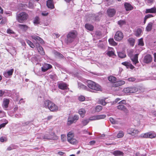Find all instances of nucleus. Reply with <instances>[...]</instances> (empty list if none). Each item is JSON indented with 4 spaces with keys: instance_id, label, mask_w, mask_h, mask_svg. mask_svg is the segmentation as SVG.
<instances>
[{
    "instance_id": "a878e982",
    "label": "nucleus",
    "mask_w": 156,
    "mask_h": 156,
    "mask_svg": "<svg viewBox=\"0 0 156 156\" xmlns=\"http://www.w3.org/2000/svg\"><path fill=\"white\" fill-rule=\"evenodd\" d=\"M125 83V81L122 80H120L116 81L115 83V86L116 87H119L124 85Z\"/></svg>"
},
{
    "instance_id": "6e6d98bb",
    "label": "nucleus",
    "mask_w": 156,
    "mask_h": 156,
    "mask_svg": "<svg viewBox=\"0 0 156 156\" xmlns=\"http://www.w3.org/2000/svg\"><path fill=\"white\" fill-rule=\"evenodd\" d=\"M89 120H98L97 115L94 116L90 117Z\"/></svg>"
},
{
    "instance_id": "052dcab7",
    "label": "nucleus",
    "mask_w": 156,
    "mask_h": 156,
    "mask_svg": "<svg viewBox=\"0 0 156 156\" xmlns=\"http://www.w3.org/2000/svg\"><path fill=\"white\" fill-rule=\"evenodd\" d=\"M129 81L130 82H133L135 80V79L134 77H131L128 79Z\"/></svg>"
},
{
    "instance_id": "79ce46f5",
    "label": "nucleus",
    "mask_w": 156,
    "mask_h": 156,
    "mask_svg": "<svg viewBox=\"0 0 156 156\" xmlns=\"http://www.w3.org/2000/svg\"><path fill=\"white\" fill-rule=\"evenodd\" d=\"M141 33V30L140 29H138L136 30V33H135V35L137 37H138L140 36Z\"/></svg>"
},
{
    "instance_id": "37998d69",
    "label": "nucleus",
    "mask_w": 156,
    "mask_h": 156,
    "mask_svg": "<svg viewBox=\"0 0 156 156\" xmlns=\"http://www.w3.org/2000/svg\"><path fill=\"white\" fill-rule=\"evenodd\" d=\"M106 54L108 56L110 57H111L112 56L114 55V52L112 50L110 51H107Z\"/></svg>"
},
{
    "instance_id": "0eeeda50",
    "label": "nucleus",
    "mask_w": 156,
    "mask_h": 156,
    "mask_svg": "<svg viewBox=\"0 0 156 156\" xmlns=\"http://www.w3.org/2000/svg\"><path fill=\"white\" fill-rule=\"evenodd\" d=\"M140 132L137 129L133 128H129L127 130V133L131 136L136 137Z\"/></svg>"
},
{
    "instance_id": "c85d7f7f",
    "label": "nucleus",
    "mask_w": 156,
    "mask_h": 156,
    "mask_svg": "<svg viewBox=\"0 0 156 156\" xmlns=\"http://www.w3.org/2000/svg\"><path fill=\"white\" fill-rule=\"evenodd\" d=\"M113 154L115 156H123V153L119 151H115L113 152Z\"/></svg>"
},
{
    "instance_id": "412c9836",
    "label": "nucleus",
    "mask_w": 156,
    "mask_h": 156,
    "mask_svg": "<svg viewBox=\"0 0 156 156\" xmlns=\"http://www.w3.org/2000/svg\"><path fill=\"white\" fill-rule=\"evenodd\" d=\"M9 102V99L5 98L4 99L3 106L4 108H7Z\"/></svg>"
},
{
    "instance_id": "a19ab883",
    "label": "nucleus",
    "mask_w": 156,
    "mask_h": 156,
    "mask_svg": "<svg viewBox=\"0 0 156 156\" xmlns=\"http://www.w3.org/2000/svg\"><path fill=\"white\" fill-rule=\"evenodd\" d=\"M102 109V107L100 105H98L95 108V111L96 112H99L101 111Z\"/></svg>"
},
{
    "instance_id": "6ab92c4d",
    "label": "nucleus",
    "mask_w": 156,
    "mask_h": 156,
    "mask_svg": "<svg viewBox=\"0 0 156 156\" xmlns=\"http://www.w3.org/2000/svg\"><path fill=\"white\" fill-rule=\"evenodd\" d=\"M42 138L44 140H52L53 139V138L51 134L48 135L47 134H45L42 137H37V138L41 139Z\"/></svg>"
},
{
    "instance_id": "7c9ffc66",
    "label": "nucleus",
    "mask_w": 156,
    "mask_h": 156,
    "mask_svg": "<svg viewBox=\"0 0 156 156\" xmlns=\"http://www.w3.org/2000/svg\"><path fill=\"white\" fill-rule=\"evenodd\" d=\"M153 25V23L151 22H149L147 24V25L146 27V30L147 31H151L152 27Z\"/></svg>"
},
{
    "instance_id": "bb28decb",
    "label": "nucleus",
    "mask_w": 156,
    "mask_h": 156,
    "mask_svg": "<svg viewBox=\"0 0 156 156\" xmlns=\"http://www.w3.org/2000/svg\"><path fill=\"white\" fill-rule=\"evenodd\" d=\"M5 96H9L10 95V93H9L8 91H2L1 90H0V96L2 97L3 95Z\"/></svg>"
},
{
    "instance_id": "3c124183",
    "label": "nucleus",
    "mask_w": 156,
    "mask_h": 156,
    "mask_svg": "<svg viewBox=\"0 0 156 156\" xmlns=\"http://www.w3.org/2000/svg\"><path fill=\"white\" fill-rule=\"evenodd\" d=\"M7 140V138L6 137L2 136L0 138V141L2 142H6Z\"/></svg>"
},
{
    "instance_id": "13d9d810",
    "label": "nucleus",
    "mask_w": 156,
    "mask_h": 156,
    "mask_svg": "<svg viewBox=\"0 0 156 156\" xmlns=\"http://www.w3.org/2000/svg\"><path fill=\"white\" fill-rule=\"evenodd\" d=\"M7 33L9 34H14V32L12 30L9 29L7 30Z\"/></svg>"
},
{
    "instance_id": "20e7f679",
    "label": "nucleus",
    "mask_w": 156,
    "mask_h": 156,
    "mask_svg": "<svg viewBox=\"0 0 156 156\" xmlns=\"http://www.w3.org/2000/svg\"><path fill=\"white\" fill-rule=\"evenodd\" d=\"M28 17V15L25 12H22L17 15L16 19L19 22L23 23Z\"/></svg>"
},
{
    "instance_id": "ddd939ff",
    "label": "nucleus",
    "mask_w": 156,
    "mask_h": 156,
    "mask_svg": "<svg viewBox=\"0 0 156 156\" xmlns=\"http://www.w3.org/2000/svg\"><path fill=\"white\" fill-rule=\"evenodd\" d=\"M14 69H12L5 72L3 73V75L5 77L9 78L12 75Z\"/></svg>"
},
{
    "instance_id": "2eb2a0df",
    "label": "nucleus",
    "mask_w": 156,
    "mask_h": 156,
    "mask_svg": "<svg viewBox=\"0 0 156 156\" xmlns=\"http://www.w3.org/2000/svg\"><path fill=\"white\" fill-rule=\"evenodd\" d=\"M115 10L113 9H109L107 10L108 15L110 17L113 16L115 14Z\"/></svg>"
},
{
    "instance_id": "1a4fd4ad",
    "label": "nucleus",
    "mask_w": 156,
    "mask_h": 156,
    "mask_svg": "<svg viewBox=\"0 0 156 156\" xmlns=\"http://www.w3.org/2000/svg\"><path fill=\"white\" fill-rule=\"evenodd\" d=\"M123 37V33L120 31H117L114 36L115 39L116 41H119L122 39Z\"/></svg>"
},
{
    "instance_id": "c9c22d12",
    "label": "nucleus",
    "mask_w": 156,
    "mask_h": 156,
    "mask_svg": "<svg viewBox=\"0 0 156 156\" xmlns=\"http://www.w3.org/2000/svg\"><path fill=\"white\" fill-rule=\"evenodd\" d=\"M129 43L132 46H133L135 43V39L133 38H129L128 40Z\"/></svg>"
},
{
    "instance_id": "4468645a",
    "label": "nucleus",
    "mask_w": 156,
    "mask_h": 156,
    "mask_svg": "<svg viewBox=\"0 0 156 156\" xmlns=\"http://www.w3.org/2000/svg\"><path fill=\"white\" fill-rule=\"evenodd\" d=\"M52 102V101L48 100H45L42 104V106L48 109Z\"/></svg>"
},
{
    "instance_id": "a18cd8bd",
    "label": "nucleus",
    "mask_w": 156,
    "mask_h": 156,
    "mask_svg": "<svg viewBox=\"0 0 156 156\" xmlns=\"http://www.w3.org/2000/svg\"><path fill=\"white\" fill-rule=\"evenodd\" d=\"M138 45L140 46H143L144 45V41L142 38L138 40Z\"/></svg>"
},
{
    "instance_id": "a211bd4d",
    "label": "nucleus",
    "mask_w": 156,
    "mask_h": 156,
    "mask_svg": "<svg viewBox=\"0 0 156 156\" xmlns=\"http://www.w3.org/2000/svg\"><path fill=\"white\" fill-rule=\"evenodd\" d=\"M31 37L36 41H38L41 43H43L44 41L40 37L36 35H32Z\"/></svg>"
},
{
    "instance_id": "5fc2aeb1",
    "label": "nucleus",
    "mask_w": 156,
    "mask_h": 156,
    "mask_svg": "<svg viewBox=\"0 0 156 156\" xmlns=\"http://www.w3.org/2000/svg\"><path fill=\"white\" fill-rule=\"evenodd\" d=\"M109 120L110 122L112 124H115L116 123V122L115 120L113 118L110 117L109 118Z\"/></svg>"
},
{
    "instance_id": "f704fd0d",
    "label": "nucleus",
    "mask_w": 156,
    "mask_h": 156,
    "mask_svg": "<svg viewBox=\"0 0 156 156\" xmlns=\"http://www.w3.org/2000/svg\"><path fill=\"white\" fill-rule=\"evenodd\" d=\"M89 119H84L82 120L80 125L82 126H84L88 124L89 123Z\"/></svg>"
},
{
    "instance_id": "ea45409f",
    "label": "nucleus",
    "mask_w": 156,
    "mask_h": 156,
    "mask_svg": "<svg viewBox=\"0 0 156 156\" xmlns=\"http://www.w3.org/2000/svg\"><path fill=\"white\" fill-rule=\"evenodd\" d=\"M153 16H154L152 15L151 14H148L145 16L144 17V24H145L146 23V20L147 19L153 17Z\"/></svg>"
},
{
    "instance_id": "603ef678",
    "label": "nucleus",
    "mask_w": 156,
    "mask_h": 156,
    "mask_svg": "<svg viewBox=\"0 0 156 156\" xmlns=\"http://www.w3.org/2000/svg\"><path fill=\"white\" fill-rule=\"evenodd\" d=\"M126 22L125 21L122 20H120L118 22V24L120 26H121L125 24Z\"/></svg>"
},
{
    "instance_id": "39448f33",
    "label": "nucleus",
    "mask_w": 156,
    "mask_h": 156,
    "mask_svg": "<svg viewBox=\"0 0 156 156\" xmlns=\"http://www.w3.org/2000/svg\"><path fill=\"white\" fill-rule=\"evenodd\" d=\"M156 136L155 133L154 132H150L144 133H142L140 135V137L143 138H153Z\"/></svg>"
},
{
    "instance_id": "69168bd1",
    "label": "nucleus",
    "mask_w": 156,
    "mask_h": 156,
    "mask_svg": "<svg viewBox=\"0 0 156 156\" xmlns=\"http://www.w3.org/2000/svg\"><path fill=\"white\" fill-rule=\"evenodd\" d=\"M119 104H126V101L125 100H122L119 102Z\"/></svg>"
},
{
    "instance_id": "8fccbe9b",
    "label": "nucleus",
    "mask_w": 156,
    "mask_h": 156,
    "mask_svg": "<svg viewBox=\"0 0 156 156\" xmlns=\"http://www.w3.org/2000/svg\"><path fill=\"white\" fill-rule=\"evenodd\" d=\"M99 103L101 105L105 106L106 104V103L105 101V99H101L99 100Z\"/></svg>"
},
{
    "instance_id": "9b49d317",
    "label": "nucleus",
    "mask_w": 156,
    "mask_h": 156,
    "mask_svg": "<svg viewBox=\"0 0 156 156\" xmlns=\"http://www.w3.org/2000/svg\"><path fill=\"white\" fill-rule=\"evenodd\" d=\"M152 59V58L151 55L147 54L144 56L143 59V62L144 63L148 64L151 62Z\"/></svg>"
},
{
    "instance_id": "cd10ccee",
    "label": "nucleus",
    "mask_w": 156,
    "mask_h": 156,
    "mask_svg": "<svg viewBox=\"0 0 156 156\" xmlns=\"http://www.w3.org/2000/svg\"><path fill=\"white\" fill-rule=\"evenodd\" d=\"M58 88L61 89L65 90L66 89L67 87V84L64 83H61L58 84Z\"/></svg>"
},
{
    "instance_id": "49530a36",
    "label": "nucleus",
    "mask_w": 156,
    "mask_h": 156,
    "mask_svg": "<svg viewBox=\"0 0 156 156\" xmlns=\"http://www.w3.org/2000/svg\"><path fill=\"white\" fill-rule=\"evenodd\" d=\"M98 120L101 119H104L106 117V116L105 115H97Z\"/></svg>"
},
{
    "instance_id": "338daca9",
    "label": "nucleus",
    "mask_w": 156,
    "mask_h": 156,
    "mask_svg": "<svg viewBox=\"0 0 156 156\" xmlns=\"http://www.w3.org/2000/svg\"><path fill=\"white\" fill-rule=\"evenodd\" d=\"M53 116L52 115H49L46 118L48 120H49L50 119H51L52 118Z\"/></svg>"
},
{
    "instance_id": "dca6fc26",
    "label": "nucleus",
    "mask_w": 156,
    "mask_h": 156,
    "mask_svg": "<svg viewBox=\"0 0 156 156\" xmlns=\"http://www.w3.org/2000/svg\"><path fill=\"white\" fill-rule=\"evenodd\" d=\"M52 67V66L50 64H45L42 67L41 69L43 72H45L48 69L51 68Z\"/></svg>"
},
{
    "instance_id": "473e14b6",
    "label": "nucleus",
    "mask_w": 156,
    "mask_h": 156,
    "mask_svg": "<svg viewBox=\"0 0 156 156\" xmlns=\"http://www.w3.org/2000/svg\"><path fill=\"white\" fill-rule=\"evenodd\" d=\"M18 27L20 29L25 31L28 28V27L25 25L19 24Z\"/></svg>"
},
{
    "instance_id": "72a5a7b5",
    "label": "nucleus",
    "mask_w": 156,
    "mask_h": 156,
    "mask_svg": "<svg viewBox=\"0 0 156 156\" xmlns=\"http://www.w3.org/2000/svg\"><path fill=\"white\" fill-rule=\"evenodd\" d=\"M40 22V19L38 17L36 16L34 18L33 23L35 25L39 24Z\"/></svg>"
},
{
    "instance_id": "f257e3e1",
    "label": "nucleus",
    "mask_w": 156,
    "mask_h": 156,
    "mask_svg": "<svg viewBox=\"0 0 156 156\" xmlns=\"http://www.w3.org/2000/svg\"><path fill=\"white\" fill-rule=\"evenodd\" d=\"M77 34V32L76 30L71 31L67 34L65 42L67 44L72 43L74 41Z\"/></svg>"
},
{
    "instance_id": "9d476101",
    "label": "nucleus",
    "mask_w": 156,
    "mask_h": 156,
    "mask_svg": "<svg viewBox=\"0 0 156 156\" xmlns=\"http://www.w3.org/2000/svg\"><path fill=\"white\" fill-rule=\"evenodd\" d=\"M78 116L76 115L73 117H69L68 119L67 124L70 125L78 120Z\"/></svg>"
},
{
    "instance_id": "393cba45",
    "label": "nucleus",
    "mask_w": 156,
    "mask_h": 156,
    "mask_svg": "<svg viewBox=\"0 0 156 156\" xmlns=\"http://www.w3.org/2000/svg\"><path fill=\"white\" fill-rule=\"evenodd\" d=\"M108 80L112 83H115L116 80V78L112 76H110L108 77Z\"/></svg>"
},
{
    "instance_id": "b1692460",
    "label": "nucleus",
    "mask_w": 156,
    "mask_h": 156,
    "mask_svg": "<svg viewBox=\"0 0 156 156\" xmlns=\"http://www.w3.org/2000/svg\"><path fill=\"white\" fill-rule=\"evenodd\" d=\"M124 6L126 11L131 10L133 9V6L130 4L128 3H125Z\"/></svg>"
},
{
    "instance_id": "58836bf2",
    "label": "nucleus",
    "mask_w": 156,
    "mask_h": 156,
    "mask_svg": "<svg viewBox=\"0 0 156 156\" xmlns=\"http://www.w3.org/2000/svg\"><path fill=\"white\" fill-rule=\"evenodd\" d=\"M124 135V133L123 131H119L117 135L118 138H120L123 137Z\"/></svg>"
},
{
    "instance_id": "0e129e2a",
    "label": "nucleus",
    "mask_w": 156,
    "mask_h": 156,
    "mask_svg": "<svg viewBox=\"0 0 156 156\" xmlns=\"http://www.w3.org/2000/svg\"><path fill=\"white\" fill-rule=\"evenodd\" d=\"M56 55L60 58H62L63 57V55L60 53L57 52H56Z\"/></svg>"
},
{
    "instance_id": "5701e85b",
    "label": "nucleus",
    "mask_w": 156,
    "mask_h": 156,
    "mask_svg": "<svg viewBox=\"0 0 156 156\" xmlns=\"http://www.w3.org/2000/svg\"><path fill=\"white\" fill-rule=\"evenodd\" d=\"M118 109L123 110L126 113H127L128 112L127 109L122 105H120L117 106Z\"/></svg>"
},
{
    "instance_id": "4c0bfd02",
    "label": "nucleus",
    "mask_w": 156,
    "mask_h": 156,
    "mask_svg": "<svg viewBox=\"0 0 156 156\" xmlns=\"http://www.w3.org/2000/svg\"><path fill=\"white\" fill-rule=\"evenodd\" d=\"M38 52L41 55H44V52L43 50V48L41 46H39L37 48Z\"/></svg>"
},
{
    "instance_id": "2f4dec72",
    "label": "nucleus",
    "mask_w": 156,
    "mask_h": 156,
    "mask_svg": "<svg viewBox=\"0 0 156 156\" xmlns=\"http://www.w3.org/2000/svg\"><path fill=\"white\" fill-rule=\"evenodd\" d=\"M78 113L82 117L84 116V114L86 113V111L83 108H81L78 111Z\"/></svg>"
},
{
    "instance_id": "09e8293b",
    "label": "nucleus",
    "mask_w": 156,
    "mask_h": 156,
    "mask_svg": "<svg viewBox=\"0 0 156 156\" xmlns=\"http://www.w3.org/2000/svg\"><path fill=\"white\" fill-rule=\"evenodd\" d=\"M26 41L27 43L31 48H34V45L31 41L28 40H27Z\"/></svg>"
},
{
    "instance_id": "774afa93",
    "label": "nucleus",
    "mask_w": 156,
    "mask_h": 156,
    "mask_svg": "<svg viewBox=\"0 0 156 156\" xmlns=\"http://www.w3.org/2000/svg\"><path fill=\"white\" fill-rule=\"evenodd\" d=\"M95 143V140H92L89 142V143L90 145H92L94 144Z\"/></svg>"
},
{
    "instance_id": "864d4df0",
    "label": "nucleus",
    "mask_w": 156,
    "mask_h": 156,
    "mask_svg": "<svg viewBox=\"0 0 156 156\" xmlns=\"http://www.w3.org/2000/svg\"><path fill=\"white\" fill-rule=\"evenodd\" d=\"M78 100L81 101H83L85 100V98L83 96H80L78 98Z\"/></svg>"
},
{
    "instance_id": "4be33fe9",
    "label": "nucleus",
    "mask_w": 156,
    "mask_h": 156,
    "mask_svg": "<svg viewBox=\"0 0 156 156\" xmlns=\"http://www.w3.org/2000/svg\"><path fill=\"white\" fill-rule=\"evenodd\" d=\"M47 7L51 9H53L54 7L53 1L51 0H48L47 2Z\"/></svg>"
},
{
    "instance_id": "f03ea898",
    "label": "nucleus",
    "mask_w": 156,
    "mask_h": 156,
    "mask_svg": "<svg viewBox=\"0 0 156 156\" xmlns=\"http://www.w3.org/2000/svg\"><path fill=\"white\" fill-rule=\"evenodd\" d=\"M74 134L72 131L69 132L67 134V140L69 143L75 144L77 143V140L74 138Z\"/></svg>"
},
{
    "instance_id": "e2e57ef3",
    "label": "nucleus",
    "mask_w": 156,
    "mask_h": 156,
    "mask_svg": "<svg viewBox=\"0 0 156 156\" xmlns=\"http://www.w3.org/2000/svg\"><path fill=\"white\" fill-rule=\"evenodd\" d=\"M6 22V20L5 19H3L0 22V24H5Z\"/></svg>"
},
{
    "instance_id": "4d7b16f0",
    "label": "nucleus",
    "mask_w": 156,
    "mask_h": 156,
    "mask_svg": "<svg viewBox=\"0 0 156 156\" xmlns=\"http://www.w3.org/2000/svg\"><path fill=\"white\" fill-rule=\"evenodd\" d=\"M8 123V122L7 121L6 122L4 123H2L0 125V129L4 127Z\"/></svg>"
},
{
    "instance_id": "f3484780",
    "label": "nucleus",
    "mask_w": 156,
    "mask_h": 156,
    "mask_svg": "<svg viewBox=\"0 0 156 156\" xmlns=\"http://www.w3.org/2000/svg\"><path fill=\"white\" fill-rule=\"evenodd\" d=\"M78 87L80 89H83L89 91L90 89L81 83L78 82Z\"/></svg>"
},
{
    "instance_id": "aec40b11",
    "label": "nucleus",
    "mask_w": 156,
    "mask_h": 156,
    "mask_svg": "<svg viewBox=\"0 0 156 156\" xmlns=\"http://www.w3.org/2000/svg\"><path fill=\"white\" fill-rule=\"evenodd\" d=\"M145 12L146 13H156V8L154 7L150 9H146Z\"/></svg>"
},
{
    "instance_id": "c03bdc74",
    "label": "nucleus",
    "mask_w": 156,
    "mask_h": 156,
    "mask_svg": "<svg viewBox=\"0 0 156 156\" xmlns=\"http://www.w3.org/2000/svg\"><path fill=\"white\" fill-rule=\"evenodd\" d=\"M118 55L120 58H123L126 56V55L124 53L122 52H118Z\"/></svg>"
},
{
    "instance_id": "680f3d73",
    "label": "nucleus",
    "mask_w": 156,
    "mask_h": 156,
    "mask_svg": "<svg viewBox=\"0 0 156 156\" xmlns=\"http://www.w3.org/2000/svg\"><path fill=\"white\" fill-rule=\"evenodd\" d=\"M129 63L128 62H122V64L123 65L126 66V68H127Z\"/></svg>"
},
{
    "instance_id": "f8f14e48",
    "label": "nucleus",
    "mask_w": 156,
    "mask_h": 156,
    "mask_svg": "<svg viewBox=\"0 0 156 156\" xmlns=\"http://www.w3.org/2000/svg\"><path fill=\"white\" fill-rule=\"evenodd\" d=\"M48 109L51 112H55L58 110V107L55 104L52 102Z\"/></svg>"
},
{
    "instance_id": "423d86ee",
    "label": "nucleus",
    "mask_w": 156,
    "mask_h": 156,
    "mask_svg": "<svg viewBox=\"0 0 156 156\" xmlns=\"http://www.w3.org/2000/svg\"><path fill=\"white\" fill-rule=\"evenodd\" d=\"M138 91V88L135 87H130L125 88L123 90V92L125 94L134 93Z\"/></svg>"
},
{
    "instance_id": "de8ad7c7",
    "label": "nucleus",
    "mask_w": 156,
    "mask_h": 156,
    "mask_svg": "<svg viewBox=\"0 0 156 156\" xmlns=\"http://www.w3.org/2000/svg\"><path fill=\"white\" fill-rule=\"evenodd\" d=\"M66 135L63 134L61 135V139L62 142H65L66 140Z\"/></svg>"
},
{
    "instance_id": "bf43d9fd",
    "label": "nucleus",
    "mask_w": 156,
    "mask_h": 156,
    "mask_svg": "<svg viewBox=\"0 0 156 156\" xmlns=\"http://www.w3.org/2000/svg\"><path fill=\"white\" fill-rule=\"evenodd\" d=\"M134 68V66L132 64L130 63H129L128 67L127 68L133 69V68Z\"/></svg>"
},
{
    "instance_id": "e433bc0d",
    "label": "nucleus",
    "mask_w": 156,
    "mask_h": 156,
    "mask_svg": "<svg viewBox=\"0 0 156 156\" xmlns=\"http://www.w3.org/2000/svg\"><path fill=\"white\" fill-rule=\"evenodd\" d=\"M108 41L110 44L113 46H115L117 45V43L115 42L113 38L109 39Z\"/></svg>"
},
{
    "instance_id": "7ed1b4c3",
    "label": "nucleus",
    "mask_w": 156,
    "mask_h": 156,
    "mask_svg": "<svg viewBox=\"0 0 156 156\" xmlns=\"http://www.w3.org/2000/svg\"><path fill=\"white\" fill-rule=\"evenodd\" d=\"M87 85L90 89L97 91L101 90V87L95 82L90 80H87Z\"/></svg>"
},
{
    "instance_id": "6e6552de",
    "label": "nucleus",
    "mask_w": 156,
    "mask_h": 156,
    "mask_svg": "<svg viewBox=\"0 0 156 156\" xmlns=\"http://www.w3.org/2000/svg\"><path fill=\"white\" fill-rule=\"evenodd\" d=\"M130 51L132 53V54H131L130 53H129V55L130 57L131 60L133 61V64L134 65H136L137 63L139 62L138 60V54H136L134 56H132L133 51L131 50Z\"/></svg>"
},
{
    "instance_id": "c756f323",
    "label": "nucleus",
    "mask_w": 156,
    "mask_h": 156,
    "mask_svg": "<svg viewBox=\"0 0 156 156\" xmlns=\"http://www.w3.org/2000/svg\"><path fill=\"white\" fill-rule=\"evenodd\" d=\"M85 28L90 31H92L94 29V27L89 24H86L85 25Z\"/></svg>"
}]
</instances>
